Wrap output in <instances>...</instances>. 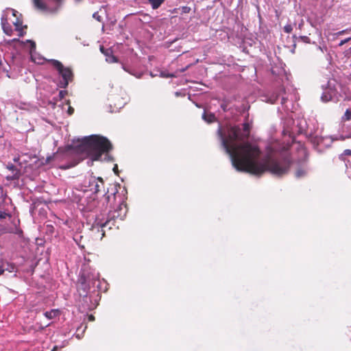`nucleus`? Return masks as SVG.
<instances>
[{"instance_id": "nucleus-1", "label": "nucleus", "mask_w": 351, "mask_h": 351, "mask_svg": "<svg viewBox=\"0 0 351 351\" xmlns=\"http://www.w3.org/2000/svg\"><path fill=\"white\" fill-rule=\"evenodd\" d=\"M250 132L249 123H244L241 127L219 126L217 135L221 145L228 154L232 165L239 171L261 175L266 171L281 176L286 174L291 165L289 156L274 159L271 156H263L258 145L254 142L246 141Z\"/></svg>"}, {"instance_id": "nucleus-2", "label": "nucleus", "mask_w": 351, "mask_h": 351, "mask_svg": "<svg viewBox=\"0 0 351 351\" xmlns=\"http://www.w3.org/2000/svg\"><path fill=\"white\" fill-rule=\"evenodd\" d=\"M76 150L89 156L93 160H100L101 155L108 153L112 149V144L105 137L98 135H90L78 138L76 144L74 143Z\"/></svg>"}, {"instance_id": "nucleus-3", "label": "nucleus", "mask_w": 351, "mask_h": 351, "mask_svg": "<svg viewBox=\"0 0 351 351\" xmlns=\"http://www.w3.org/2000/svg\"><path fill=\"white\" fill-rule=\"evenodd\" d=\"M90 282H93V291L98 292L106 291L107 283L106 281H100L99 279V274L94 271H84L78 280L77 284V291L80 296L87 299L88 293L90 291Z\"/></svg>"}, {"instance_id": "nucleus-4", "label": "nucleus", "mask_w": 351, "mask_h": 351, "mask_svg": "<svg viewBox=\"0 0 351 351\" xmlns=\"http://www.w3.org/2000/svg\"><path fill=\"white\" fill-rule=\"evenodd\" d=\"M126 212V205L123 203L119 204L117 209L109 211L108 217L105 221L104 217H101L100 215L97 216L92 227L93 228H97L98 231H99V228H101V231L103 232L102 236L104 237L105 234L104 228H105L108 225H110V223H112L113 220H117L119 219L120 220H123L124 217H125Z\"/></svg>"}, {"instance_id": "nucleus-5", "label": "nucleus", "mask_w": 351, "mask_h": 351, "mask_svg": "<svg viewBox=\"0 0 351 351\" xmlns=\"http://www.w3.org/2000/svg\"><path fill=\"white\" fill-rule=\"evenodd\" d=\"M49 62L56 69L62 80L58 83L60 88H66L69 82L73 80V73L69 68L64 67L62 64L56 60H49Z\"/></svg>"}, {"instance_id": "nucleus-6", "label": "nucleus", "mask_w": 351, "mask_h": 351, "mask_svg": "<svg viewBox=\"0 0 351 351\" xmlns=\"http://www.w3.org/2000/svg\"><path fill=\"white\" fill-rule=\"evenodd\" d=\"M337 82L335 79L328 80L326 84H322L323 90L321 96V100L323 102H328L334 100L337 95V90L336 88Z\"/></svg>"}, {"instance_id": "nucleus-7", "label": "nucleus", "mask_w": 351, "mask_h": 351, "mask_svg": "<svg viewBox=\"0 0 351 351\" xmlns=\"http://www.w3.org/2000/svg\"><path fill=\"white\" fill-rule=\"evenodd\" d=\"M284 94H285V87L280 86L273 92L265 95V101L270 104H275L278 98L281 96V104L282 106H284L287 99V97L284 96Z\"/></svg>"}, {"instance_id": "nucleus-8", "label": "nucleus", "mask_w": 351, "mask_h": 351, "mask_svg": "<svg viewBox=\"0 0 351 351\" xmlns=\"http://www.w3.org/2000/svg\"><path fill=\"white\" fill-rule=\"evenodd\" d=\"M84 184L88 189V191L97 193L104 187V180L99 177L90 176L84 180Z\"/></svg>"}, {"instance_id": "nucleus-9", "label": "nucleus", "mask_w": 351, "mask_h": 351, "mask_svg": "<svg viewBox=\"0 0 351 351\" xmlns=\"http://www.w3.org/2000/svg\"><path fill=\"white\" fill-rule=\"evenodd\" d=\"M16 13H17V11H16L13 9H10V8L6 9L3 12V14L1 16V26L3 29V32L7 35L10 36L12 32V27L10 26V25L9 24V23L8 21L9 19H10L9 18V15H10V14H11L12 16H16Z\"/></svg>"}, {"instance_id": "nucleus-10", "label": "nucleus", "mask_w": 351, "mask_h": 351, "mask_svg": "<svg viewBox=\"0 0 351 351\" xmlns=\"http://www.w3.org/2000/svg\"><path fill=\"white\" fill-rule=\"evenodd\" d=\"M27 43L29 46V53L31 56L32 60L37 64H43V62L45 61L46 60L44 58L40 57L39 56H38V57H37V54L36 53L35 42H34L31 40H27Z\"/></svg>"}, {"instance_id": "nucleus-11", "label": "nucleus", "mask_w": 351, "mask_h": 351, "mask_svg": "<svg viewBox=\"0 0 351 351\" xmlns=\"http://www.w3.org/2000/svg\"><path fill=\"white\" fill-rule=\"evenodd\" d=\"M19 12H17L16 16H14L16 18L15 21H12V23L15 26V29L19 32V36H23L25 34L23 32V27L22 26L23 22L18 17Z\"/></svg>"}, {"instance_id": "nucleus-12", "label": "nucleus", "mask_w": 351, "mask_h": 351, "mask_svg": "<svg viewBox=\"0 0 351 351\" xmlns=\"http://www.w3.org/2000/svg\"><path fill=\"white\" fill-rule=\"evenodd\" d=\"M7 169L10 171H12V172L14 173L12 176H8L7 179L8 180H12L19 178V171L16 169L15 165H14L12 163H8L7 165Z\"/></svg>"}, {"instance_id": "nucleus-13", "label": "nucleus", "mask_w": 351, "mask_h": 351, "mask_svg": "<svg viewBox=\"0 0 351 351\" xmlns=\"http://www.w3.org/2000/svg\"><path fill=\"white\" fill-rule=\"evenodd\" d=\"M60 314V311L58 308H51L49 311H46L43 313V315L48 319H51L58 316Z\"/></svg>"}, {"instance_id": "nucleus-14", "label": "nucleus", "mask_w": 351, "mask_h": 351, "mask_svg": "<svg viewBox=\"0 0 351 351\" xmlns=\"http://www.w3.org/2000/svg\"><path fill=\"white\" fill-rule=\"evenodd\" d=\"M202 119L207 123H213L216 121V117L213 113H207L206 111L202 114Z\"/></svg>"}, {"instance_id": "nucleus-15", "label": "nucleus", "mask_w": 351, "mask_h": 351, "mask_svg": "<svg viewBox=\"0 0 351 351\" xmlns=\"http://www.w3.org/2000/svg\"><path fill=\"white\" fill-rule=\"evenodd\" d=\"M154 10L158 9L165 0H147Z\"/></svg>"}, {"instance_id": "nucleus-16", "label": "nucleus", "mask_w": 351, "mask_h": 351, "mask_svg": "<svg viewBox=\"0 0 351 351\" xmlns=\"http://www.w3.org/2000/svg\"><path fill=\"white\" fill-rule=\"evenodd\" d=\"M2 232H12L18 235H21L23 231L20 228L15 226V228H5L2 231Z\"/></svg>"}, {"instance_id": "nucleus-17", "label": "nucleus", "mask_w": 351, "mask_h": 351, "mask_svg": "<svg viewBox=\"0 0 351 351\" xmlns=\"http://www.w3.org/2000/svg\"><path fill=\"white\" fill-rule=\"evenodd\" d=\"M307 174V169L305 168H299L295 173V176L297 178H302L306 176Z\"/></svg>"}, {"instance_id": "nucleus-18", "label": "nucleus", "mask_w": 351, "mask_h": 351, "mask_svg": "<svg viewBox=\"0 0 351 351\" xmlns=\"http://www.w3.org/2000/svg\"><path fill=\"white\" fill-rule=\"evenodd\" d=\"M115 192H114L112 195H105V199L107 202L108 204H111V202L114 201L115 199Z\"/></svg>"}, {"instance_id": "nucleus-19", "label": "nucleus", "mask_w": 351, "mask_h": 351, "mask_svg": "<svg viewBox=\"0 0 351 351\" xmlns=\"http://www.w3.org/2000/svg\"><path fill=\"white\" fill-rule=\"evenodd\" d=\"M106 60L108 63H114L118 62L117 58L113 56L112 54H111L110 56H108V58H106Z\"/></svg>"}, {"instance_id": "nucleus-20", "label": "nucleus", "mask_w": 351, "mask_h": 351, "mask_svg": "<svg viewBox=\"0 0 351 351\" xmlns=\"http://www.w3.org/2000/svg\"><path fill=\"white\" fill-rule=\"evenodd\" d=\"M99 300H100V297H99V294H97L95 295V298H94V302H93L92 300H90L91 305L95 306V307H96L97 306L99 305Z\"/></svg>"}, {"instance_id": "nucleus-21", "label": "nucleus", "mask_w": 351, "mask_h": 351, "mask_svg": "<svg viewBox=\"0 0 351 351\" xmlns=\"http://www.w3.org/2000/svg\"><path fill=\"white\" fill-rule=\"evenodd\" d=\"M122 68L124 71H125L126 72H128L129 73L133 75H135L137 78H141V76H142V73H138V75L137 74H135L132 72H131L129 69H128L123 64L122 65Z\"/></svg>"}, {"instance_id": "nucleus-22", "label": "nucleus", "mask_w": 351, "mask_h": 351, "mask_svg": "<svg viewBox=\"0 0 351 351\" xmlns=\"http://www.w3.org/2000/svg\"><path fill=\"white\" fill-rule=\"evenodd\" d=\"M292 30H293V27H292L291 25H290V24L286 25L284 27V31H285V32H286L287 34L291 33L292 32Z\"/></svg>"}, {"instance_id": "nucleus-23", "label": "nucleus", "mask_w": 351, "mask_h": 351, "mask_svg": "<svg viewBox=\"0 0 351 351\" xmlns=\"http://www.w3.org/2000/svg\"><path fill=\"white\" fill-rule=\"evenodd\" d=\"M7 217H8L9 218L11 217V216L8 213H7L4 211H0V218L1 219H5Z\"/></svg>"}, {"instance_id": "nucleus-24", "label": "nucleus", "mask_w": 351, "mask_h": 351, "mask_svg": "<svg viewBox=\"0 0 351 351\" xmlns=\"http://www.w3.org/2000/svg\"><path fill=\"white\" fill-rule=\"evenodd\" d=\"M66 94H67V91L66 90H60L59 92V94H58L59 99H63Z\"/></svg>"}, {"instance_id": "nucleus-25", "label": "nucleus", "mask_w": 351, "mask_h": 351, "mask_svg": "<svg viewBox=\"0 0 351 351\" xmlns=\"http://www.w3.org/2000/svg\"><path fill=\"white\" fill-rule=\"evenodd\" d=\"M312 138H313V142L316 143L317 144H319L321 143V141H322V138L317 136H315L314 137L312 136Z\"/></svg>"}, {"instance_id": "nucleus-26", "label": "nucleus", "mask_w": 351, "mask_h": 351, "mask_svg": "<svg viewBox=\"0 0 351 351\" xmlns=\"http://www.w3.org/2000/svg\"><path fill=\"white\" fill-rule=\"evenodd\" d=\"M345 115L348 119H351V108L346 111Z\"/></svg>"}, {"instance_id": "nucleus-27", "label": "nucleus", "mask_w": 351, "mask_h": 351, "mask_svg": "<svg viewBox=\"0 0 351 351\" xmlns=\"http://www.w3.org/2000/svg\"><path fill=\"white\" fill-rule=\"evenodd\" d=\"M112 54V50L110 49H106L105 50V52L104 53V55L106 56V58H108V56H110Z\"/></svg>"}, {"instance_id": "nucleus-28", "label": "nucleus", "mask_w": 351, "mask_h": 351, "mask_svg": "<svg viewBox=\"0 0 351 351\" xmlns=\"http://www.w3.org/2000/svg\"><path fill=\"white\" fill-rule=\"evenodd\" d=\"M93 18H95L98 21H101V17L99 15L98 12H95L93 15Z\"/></svg>"}, {"instance_id": "nucleus-29", "label": "nucleus", "mask_w": 351, "mask_h": 351, "mask_svg": "<svg viewBox=\"0 0 351 351\" xmlns=\"http://www.w3.org/2000/svg\"><path fill=\"white\" fill-rule=\"evenodd\" d=\"M350 167H346V172L348 177L351 179V165Z\"/></svg>"}, {"instance_id": "nucleus-30", "label": "nucleus", "mask_w": 351, "mask_h": 351, "mask_svg": "<svg viewBox=\"0 0 351 351\" xmlns=\"http://www.w3.org/2000/svg\"><path fill=\"white\" fill-rule=\"evenodd\" d=\"M301 39L305 43H310V38L306 36H301Z\"/></svg>"}, {"instance_id": "nucleus-31", "label": "nucleus", "mask_w": 351, "mask_h": 351, "mask_svg": "<svg viewBox=\"0 0 351 351\" xmlns=\"http://www.w3.org/2000/svg\"><path fill=\"white\" fill-rule=\"evenodd\" d=\"M221 108H222V110L226 112L228 110V108H227V104H225V103H222L221 104Z\"/></svg>"}, {"instance_id": "nucleus-32", "label": "nucleus", "mask_w": 351, "mask_h": 351, "mask_svg": "<svg viewBox=\"0 0 351 351\" xmlns=\"http://www.w3.org/2000/svg\"><path fill=\"white\" fill-rule=\"evenodd\" d=\"M349 40H350V38H346V39H345V40H341V41L339 43V46H342V45H344L346 43H347Z\"/></svg>"}, {"instance_id": "nucleus-33", "label": "nucleus", "mask_w": 351, "mask_h": 351, "mask_svg": "<svg viewBox=\"0 0 351 351\" xmlns=\"http://www.w3.org/2000/svg\"><path fill=\"white\" fill-rule=\"evenodd\" d=\"M88 321H90V322H93L95 319L94 315H89L88 317Z\"/></svg>"}, {"instance_id": "nucleus-34", "label": "nucleus", "mask_w": 351, "mask_h": 351, "mask_svg": "<svg viewBox=\"0 0 351 351\" xmlns=\"http://www.w3.org/2000/svg\"><path fill=\"white\" fill-rule=\"evenodd\" d=\"M116 220H113L112 223H110V225H108L106 228H108V229H111L112 226L115 225Z\"/></svg>"}, {"instance_id": "nucleus-35", "label": "nucleus", "mask_w": 351, "mask_h": 351, "mask_svg": "<svg viewBox=\"0 0 351 351\" xmlns=\"http://www.w3.org/2000/svg\"><path fill=\"white\" fill-rule=\"evenodd\" d=\"M73 112H74V109L72 107L69 106V110H68V113L70 115H71L73 113Z\"/></svg>"}, {"instance_id": "nucleus-36", "label": "nucleus", "mask_w": 351, "mask_h": 351, "mask_svg": "<svg viewBox=\"0 0 351 351\" xmlns=\"http://www.w3.org/2000/svg\"><path fill=\"white\" fill-rule=\"evenodd\" d=\"M317 49L318 50H319V51H320L321 52H322V53H324V49H325V50H326V48H324V47H321V46H317Z\"/></svg>"}, {"instance_id": "nucleus-37", "label": "nucleus", "mask_w": 351, "mask_h": 351, "mask_svg": "<svg viewBox=\"0 0 351 351\" xmlns=\"http://www.w3.org/2000/svg\"><path fill=\"white\" fill-rule=\"evenodd\" d=\"M125 102H123L122 104H115V106H116L117 108H121V107H122L123 106H124V105H125Z\"/></svg>"}, {"instance_id": "nucleus-38", "label": "nucleus", "mask_w": 351, "mask_h": 351, "mask_svg": "<svg viewBox=\"0 0 351 351\" xmlns=\"http://www.w3.org/2000/svg\"><path fill=\"white\" fill-rule=\"evenodd\" d=\"M105 50H106V49H105L103 46L100 47V51L103 54L105 52Z\"/></svg>"}, {"instance_id": "nucleus-39", "label": "nucleus", "mask_w": 351, "mask_h": 351, "mask_svg": "<svg viewBox=\"0 0 351 351\" xmlns=\"http://www.w3.org/2000/svg\"><path fill=\"white\" fill-rule=\"evenodd\" d=\"M59 348L57 346H55L51 351H58Z\"/></svg>"}, {"instance_id": "nucleus-40", "label": "nucleus", "mask_w": 351, "mask_h": 351, "mask_svg": "<svg viewBox=\"0 0 351 351\" xmlns=\"http://www.w3.org/2000/svg\"><path fill=\"white\" fill-rule=\"evenodd\" d=\"M113 171L115 172V173H117V165H115Z\"/></svg>"}, {"instance_id": "nucleus-41", "label": "nucleus", "mask_w": 351, "mask_h": 351, "mask_svg": "<svg viewBox=\"0 0 351 351\" xmlns=\"http://www.w3.org/2000/svg\"><path fill=\"white\" fill-rule=\"evenodd\" d=\"M3 271L4 269L1 267H0V275H1L3 273Z\"/></svg>"}, {"instance_id": "nucleus-42", "label": "nucleus", "mask_w": 351, "mask_h": 351, "mask_svg": "<svg viewBox=\"0 0 351 351\" xmlns=\"http://www.w3.org/2000/svg\"><path fill=\"white\" fill-rule=\"evenodd\" d=\"M90 291H92L95 292L93 291V282H90Z\"/></svg>"}, {"instance_id": "nucleus-43", "label": "nucleus", "mask_w": 351, "mask_h": 351, "mask_svg": "<svg viewBox=\"0 0 351 351\" xmlns=\"http://www.w3.org/2000/svg\"><path fill=\"white\" fill-rule=\"evenodd\" d=\"M86 328H87V326H86V325H85V326H84V328H83L82 332H84Z\"/></svg>"}, {"instance_id": "nucleus-44", "label": "nucleus", "mask_w": 351, "mask_h": 351, "mask_svg": "<svg viewBox=\"0 0 351 351\" xmlns=\"http://www.w3.org/2000/svg\"><path fill=\"white\" fill-rule=\"evenodd\" d=\"M344 32H345V31H344V30H343V31L339 32L338 34H343Z\"/></svg>"}, {"instance_id": "nucleus-45", "label": "nucleus", "mask_w": 351, "mask_h": 351, "mask_svg": "<svg viewBox=\"0 0 351 351\" xmlns=\"http://www.w3.org/2000/svg\"><path fill=\"white\" fill-rule=\"evenodd\" d=\"M49 325V323L45 324V327H47Z\"/></svg>"}, {"instance_id": "nucleus-46", "label": "nucleus", "mask_w": 351, "mask_h": 351, "mask_svg": "<svg viewBox=\"0 0 351 351\" xmlns=\"http://www.w3.org/2000/svg\"><path fill=\"white\" fill-rule=\"evenodd\" d=\"M91 208H92V207H91L90 206H89L87 208V209H88V210H90Z\"/></svg>"}, {"instance_id": "nucleus-47", "label": "nucleus", "mask_w": 351, "mask_h": 351, "mask_svg": "<svg viewBox=\"0 0 351 351\" xmlns=\"http://www.w3.org/2000/svg\"><path fill=\"white\" fill-rule=\"evenodd\" d=\"M76 337H77L78 339H80V338H81V337H80V336L78 334L76 335Z\"/></svg>"}, {"instance_id": "nucleus-48", "label": "nucleus", "mask_w": 351, "mask_h": 351, "mask_svg": "<svg viewBox=\"0 0 351 351\" xmlns=\"http://www.w3.org/2000/svg\"><path fill=\"white\" fill-rule=\"evenodd\" d=\"M13 269H14V267H12V269L10 270V272H12L13 271Z\"/></svg>"}, {"instance_id": "nucleus-49", "label": "nucleus", "mask_w": 351, "mask_h": 351, "mask_svg": "<svg viewBox=\"0 0 351 351\" xmlns=\"http://www.w3.org/2000/svg\"><path fill=\"white\" fill-rule=\"evenodd\" d=\"M13 269H14V267H12V269L10 270V272H12L13 271Z\"/></svg>"}, {"instance_id": "nucleus-50", "label": "nucleus", "mask_w": 351, "mask_h": 351, "mask_svg": "<svg viewBox=\"0 0 351 351\" xmlns=\"http://www.w3.org/2000/svg\"><path fill=\"white\" fill-rule=\"evenodd\" d=\"M13 269H14V267H12V269L10 270V272H12L13 271Z\"/></svg>"}]
</instances>
